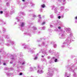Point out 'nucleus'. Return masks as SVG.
I'll return each instance as SVG.
<instances>
[{"label":"nucleus","instance_id":"7c9ffc66","mask_svg":"<svg viewBox=\"0 0 77 77\" xmlns=\"http://www.w3.org/2000/svg\"><path fill=\"white\" fill-rule=\"evenodd\" d=\"M42 45H44V42H42Z\"/></svg>","mask_w":77,"mask_h":77},{"label":"nucleus","instance_id":"bf43d9fd","mask_svg":"<svg viewBox=\"0 0 77 77\" xmlns=\"http://www.w3.org/2000/svg\"><path fill=\"white\" fill-rule=\"evenodd\" d=\"M8 45V46H9V45Z\"/></svg>","mask_w":77,"mask_h":77},{"label":"nucleus","instance_id":"f8f14e48","mask_svg":"<svg viewBox=\"0 0 77 77\" xmlns=\"http://www.w3.org/2000/svg\"><path fill=\"white\" fill-rule=\"evenodd\" d=\"M75 23H77V16L75 17Z\"/></svg>","mask_w":77,"mask_h":77},{"label":"nucleus","instance_id":"4468645a","mask_svg":"<svg viewBox=\"0 0 77 77\" xmlns=\"http://www.w3.org/2000/svg\"><path fill=\"white\" fill-rule=\"evenodd\" d=\"M54 17V16H53V15H50V18H53Z\"/></svg>","mask_w":77,"mask_h":77},{"label":"nucleus","instance_id":"79ce46f5","mask_svg":"<svg viewBox=\"0 0 77 77\" xmlns=\"http://www.w3.org/2000/svg\"><path fill=\"white\" fill-rule=\"evenodd\" d=\"M31 50H32V49H30L29 50V51H31Z\"/></svg>","mask_w":77,"mask_h":77},{"label":"nucleus","instance_id":"de8ad7c7","mask_svg":"<svg viewBox=\"0 0 77 77\" xmlns=\"http://www.w3.org/2000/svg\"><path fill=\"white\" fill-rule=\"evenodd\" d=\"M62 18H63V16H61Z\"/></svg>","mask_w":77,"mask_h":77},{"label":"nucleus","instance_id":"a878e982","mask_svg":"<svg viewBox=\"0 0 77 77\" xmlns=\"http://www.w3.org/2000/svg\"><path fill=\"white\" fill-rule=\"evenodd\" d=\"M57 59H56L55 60V62H57Z\"/></svg>","mask_w":77,"mask_h":77},{"label":"nucleus","instance_id":"39448f33","mask_svg":"<svg viewBox=\"0 0 77 77\" xmlns=\"http://www.w3.org/2000/svg\"><path fill=\"white\" fill-rule=\"evenodd\" d=\"M25 24L24 23H21L20 24V26L21 27H24Z\"/></svg>","mask_w":77,"mask_h":77},{"label":"nucleus","instance_id":"864d4df0","mask_svg":"<svg viewBox=\"0 0 77 77\" xmlns=\"http://www.w3.org/2000/svg\"><path fill=\"white\" fill-rule=\"evenodd\" d=\"M55 12H56V10H55Z\"/></svg>","mask_w":77,"mask_h":77},{"label":"nucleus","instance_id":"423d86ee","mask_svg":"<svg viewBox=\"0 0 77 77\" xmlns=\"http://www.w3.org/2000/svg\"><path fill=\"white\" fill-rule=\"evenodd\" d=\"M60 11H63L65 10V7L63 6L61 7L60 8Z\"/></svg>","mask_w":77,"mask_h":77},{"label":"nucleus","instance_id":"c9c22d12","mask_svg":"<svg viewBox=\"0 0 77 77\" xmlns=\"http://www.w3.org/2000/svg\"><path fill=\"white\" fill-rule=\"evenodd\" d=\"M67 30H71V29H70V28H67Z\"/></svg>","mask_w":77,"mask_h":77},{"label":"nucleus","instance_id":"a211bd4d","mask_svg":"<svg viewBox=\"0 0 77 77\" xmlns=\"http://www.w3.org/2000/svg\"><path fill=\"white\" fill-rule=\"evenodd\" d=\"M52 9H53L54 8V9H55L56 8H54L55 7H54V5H53V6H52Z\"/></svg>","mask_w":77,"mask_h":77},{"label":"nucleus","instance_id":"a18cd8bd","mask_svg":"<svg viewBox=\"0 0 77 77\" xmlns=\"http://www.w3.org/2000/svg\"><path fill=\"white\" fill-rule=\"evenodd\" d=\"M67 75V74L66 73V74H65V76H66Z\"/></svg>","mask_w":77,"mask_h":77},{"label":"nucleus","instance_id":"72a5a7b5","mask_svg":"<svg viewBox=\"0 0 77 77\" xmlns=\"http://www.w3.org/2000/svg\"><path fill=\"white\" fill-rule=\"evenodd\" d=\"M43 59L44 60H42V61H45L46 60H45V58H44Z\"/></svg>","mask_w":77,"mask_h":77},{"label":"nucleus","instance_id":"c85d7f7f","mask_svg":"<svg viewBox=\"0 0 77 77\" xmlns=\"http://www.w3.org/2000/svg\"><path fill=\"white\" fill-rule=\"evenodd\" d=\"M58 2H62V0H58Z\"/></svg>","mask_w":77,"mask_h":77},{"label":"nucleus","instance_id":"6e6552de","mask_svg":"<svg viewBox=\"0 0 77 77\" xmlns=\"http://www.w3.org/2000/svg\"><path fill=\"white\" fill-rule=\"evenodd\" d=\"M14 12V10H11V11L10 14H12Z\"/></svg>","mask_w":77,"mask_h":77},{"label":"nucleus","instance_id":"5fc2aeb1","mask_svg":"<svg viewBox=\"0 0 77 77\" xmlns=\"http://www.w3.org/2000/svg\"><path fill=\"white\" fill-rule=\"evenodd\" d=\"M45 54H47V52H45Z\"/></svg>","mask_w":77,"mask_h":77},{"label":"nucleus","instance_id":"4d7b16f0","mask_svg":"<svg viewBox=\"0 0 77 77\" xmlns=\"http://www.w3.org/2000/svg\"><path fill=\"white\" fill-rule=\"evenodd\" d=\"M14 58H12L11 59H14Z\"/></svg>","mask_w":77,"mask_h":77},{"label":"nucleus","instance_id":"f704fd0d","mask_svg":"<svg viewBox=\"0 0 77 77\" xmlns=\"http://www.w3.org/2000/svg\"><path fill=\"white\" fill-rule=\"evenodd\" d=\"M58 29H61V27H58Z\"/></svg>","mask_w":77,"mask_h":77},{"label":"nucleus","instance_id":"9d476101","mask_svg":"<svg viewBox=\"0 0 77 77\" xmlns=\"http://www.w3.org/2000/svg\"><path fill=\"white\" fill-rule=\"evenodd\" d=\"M22 65H24L25 63H26L25 62V61H22V62L21 63Z\"/></svg>","mask_w":77,"mask_h":77},{"label":"nucleus","instance_id":"f3484780","mask_svg":"<svg viewBox=\"0 0 77 77\" xmlns=\"http://www.w3.org/2000/svg\"><path fill=\"white\" fill-rule=\"evenodd\" d=\"M62 24V23H61V22L60 21L58 22V24L60 25V24Z\"/></svg>","mask_w":77,"mask_h":77},{"label":"nucleus","instance_id":"f257e3e1","mask_svg":"<svg viewBox=\"0 0 77 77\" xmlns=\"http://www.w3.org/2000/svg\"><path fill=\"white\" fill-rule=\"evenodd\" d=\"M74 37L72 36V33H70L69 36H68L67 39L63 43V44L64 45H63L62 46V47L63 48V47H65V46L64 45H65L66 46H68V43L67 42L69 43L70 42H71V39H72Z\"/></svg>","mask_w":77,"mask_h":77},{"label":"nucleus","instance_id":"c03bdc74","mask_svg":"<svg viewBox=\"0 0 77 77\" xmlns=\"http://www.w3.org/2000/svg\"><path fill=\"white\" fill-rule=\"evenodd\" d=\"M20 75H22V73H20Z\"/></svg>","mask_w":77,"mask_h":77},{"label":"nucleus","instance_id":"1a4fd4ad","mask_svg":"<svg viewBox=\"0 0 77 77\" xmlns=\"http://www.w3.org/2000/svg\"><path fill=\"white\" fill-rule=\"evenodd\" d=\"M65 4H66V1L65 0H63V5H64Z\"/></svg>","mask_w":77,"mask_h":77},{"label":"nucleus","instance_id":"7ed1b4c3","mask_svg":"<svg viewBox=\"0 0 77 77\" xmlns=\"http://www.w3.org/2000/svg\"><path fill=\"white\" fill-rule=\"evenodd\" d=\"M38 68L39 69L38 70L37 72V73H39V74H42V73H43L44 72L42 71V69H40V67H39V66H38Z\"/></svg>","mask_w":77,"mask_h":77},{"label":"nucleus","instance_id":"473e14b6","mask_svg":"<svg viewBox=\"0 0 77 77\" xmlns=\"http://www.w3.org/2000/svg\"><path fill=\"white\" fill-rule=\"evenodd\" d=\"M38 16H39V18H41V15H38Z\"/></svg>","mask_w":77,"mask_h":77},{"label":"nucleus","instance_id":"3c124183","mask_svg":"<svg viewBox=\"0 0 77 77\" xmlns=\"http://www.w3.org/2000/svg\"><path fill=\"white\" fill-rule=\"evenodd\" d=\"M50 32H51V30H50Z\"/></svg>","mask_w":77,"mask_h":77},{"label":"nucleus","instance_id":"49530a36","mask_svg":"<svg viewBox=\"0 0 77 77\" xmlns=\"http://www.w3.org/2000/svg\"><path fill=\"white\" fill-rule=\"evenodd\" d=\"M22 14L23 15H24V13L23 12V13H22Z\"/></svg>","mask_w":77,"mask_h":77},{"label":"nucleus","instance_id":"ea45409f","mask_svg":"<svg viewBox=\"0 0 77 77\" xmlns=\"http://www.w3.org/2000/svg\"><path fill=\"white\" fill-rule=\"evenodd\" d=\"M50 27H53V26L52 25H50Z\"/></svg>","mask_w":77,"mask_h":77},{"label":"nucleus","instance_id":"680f3d73","mask_svg":"<svg viewBox=\"0 0 77 77\" xmlns=\"http://www.w3.org/2000/svg\"><path fill=\"white\" fill-rule=\"evenodd\" d=\"M26 34V35H27V34Z\"/></svg>","mask_w":77,"mask_h":77},{"label":"nucleus","instance_id":"6e6d98bb","mask_svg":"<svg viewBox=\"0 0 77 77\" xmlns=\"http://www.w3.org/2000/svg\"><path fill=\"white\" fill-rule=\"evenodd\" d=\"M40 21V20H38V22H39Z\"/></svg>","mask_w":77,"mask_h":77},{"label":"nucleus","instance_id":"5701e85b","mask_svg":"<svg viewBox=\"0 0 77 77\" xmlns=\"http://www.w3.org/2000/svg\"><path fill=\"white\" fill-rule=\"evenodd\" d=\"M45 24V22H43L42 23V25H44V24Z\"/></svg>","mask_w":77,"mask_h":77},{"label":"nucleus","instance_id":"c756f323","mask_svg":"<svg viewBox=\"0 0 77 77\" xmlns=\"http://www.w3.org/2000/svg\"><path fill=\"white\" fill-rule=\"evenodd\" d=\"M75 61L76 62H77V59H75Z\"/></svg>","mask_w":77,"mask_h":77},{"label":"nucleus","instance_id":"ddd939ff","mask_svg":"<svg viewBox=\"0 0 77 77\" xmlns=\"http://www.w3.org/2000/svg\"><path fill=\"white\" fill-rule=\"evenodd\" d=\"M45 27H42L41 28V29L42 30H45Z\"/></svg>","mask_w":77,"mask_h":77},{"label":"nucleus","instance_id":"8fccbe9b","mask_svg":"<svg viewBox=\"0 0 77 77\" xmlns=\"http://www.w3.org/2000/svg\"><path fill=\"white\" fill-rule=\"evenodd\" d=\"M42 57H44V56H42Z\"/></svg>","mask_w":77,"mask_h":77},{"label":"nucleus","instance_id":"a19ab883","mask_svg":"<svg viewBox=\"0 0 77 77\" xmlns=\"http://www.w3.org/2000/svg\"><path fill=\"white\" fill-rule=\"evenodd\" d=\"M0 41H3V40H2L0 39Z\"/></svg>","mask_w":77,"mask_h":77},{"label":"nucleus","instance_id":"2eb2a0df","mask_svg":"<svg viewBox=\"0 0 77 77\" xmlns=\"http://www.w3.org/2000/svg\"><path fill=\"white\" fill-rule=\"evenodd\" d=\"M34 60H37L38 59V57L37 56L35 57L34 58Z\"/></svg>","mask_w":77,"mask_h":77},{"label":"nucleus","instance_id":"e2e57ef3","mask_svg":"<svg viewBox=\"0 0 77 77\" xmlns=\"http://www.w3.org/2000/svg\"><path fill=\"white\" fill-rule=\"evenodd\" d=\"M67 77H69V76H67Z\"/></svg>","mask_w":77,"mask_h":77},{"label":"nucleus","instance_id":"412c9836","mask_svg":"<svg viewBox=\"0 0 77 77\" xmlns=\"http://www.w3.org/2000/svg\"><path fill=\"white\" fill-rule=\"evenodd\" d=\"M33 29L34 30H36L37 29L35 27H33Z\"/></svg>","mask_w":77,"mask_h":77},{"label":"nucleus","instance_id":"b1692460","mask_svg":"<svg viewBox=\"0 0 77 77\" xmlns=\"http://www.w3.org/2000/svg\"><path fill=\"white\" fill-rule=\"evenodd\" d=\"M7 75H8V76H9L10 75H11V73H9L8 74H7Z\"/></svg>","mask_w":77,"mask_h":77},{"label":"nucleus","instance_id":"37998d69","mask_svg":"<svg viewBox=\"0 0 77 77\" xmlns=\"http://www.w3.org/2000/svg\"><path fill=\"white\" fill-rule=\"evenodd\" d=\"M35 50V48H33V49H32V50Z\"/></svg>","mask_w":77,"mask_h":77},{"label":"nucleus","instance_id":"58836bf2","mask_svg":"<svg viewBox=\"0 0 77 77\" xmlns=\"http://www.w3.org/2000/svg\"><path fill=\"white\" fill-rule=\"evenodd\" d=\"M33 17H35L36 15H33Z\"/></svg>","mask_w":77,"mask_h":77},{"label":"nucleus","instance_id":"052dcab7","mask_svg":"<svg viewBox=\"0 0 77 77\" xmlns=\"http://www.w3.org/2000/svg\"><path fill=\"white\" fill-rule=\"evenodd\" d=\"M50 52V50L49 51Z\"/></svg>","mask_w":77,"mask_h":77},{"label":"nucleus","instance_id":"f03ea898","mask_svg":"<svg viewBox=\"0 0 77 77\" xmlns=\"http://www.w3.org/2000/svg\"><path fill=\"white\" fill-rule=\"evenodd\" d=\"M65 31L64 32H62L61 34H59L60 38L61 39H63L65 38Z\"/></svg>","mask_w":77,"mask_h":77},{"label":"nucleus","instance_id":"dca6fc26","mask_svg":"<svg viewBox=\"0 0 77 77\" xmlns=\"http://www.w3.org/2000/svg\"><path fill=\"white\" fill-rule=\"evenodd\" d=\"M41 6L42 8H44L45 7V6L44 5H41Z\"/></svg>","mask_w":77,"mask_h":77},{"label":"nucleus","instance_id":"9b49d317","mask_svg":"<svg viewBox=\"0 0 77 77\" xmlns=\"http://www.w3.org/2000/svg\"><path fill=\"white\" fill-rule=\"evenodd\" d=\"M10 42H11V44L12 45H14V44H15L14 42L13 41H11Z\"/></svg>","mask_w":77,"mask_h":77},{"label":"nucleus","instance_id":"20e7f679","mask_svg":"<svg viewBox=\"0 0 77 77\" xmlns=\"http://www.w3.org/2000/svg\"><path fill=\"white\" fill-rule=\"evenodd\" d=\"M47 74L48 75V76L50 77H51L53 75V73H51V72L50 73V72H48L47 73Z\"/></svg>","mask_w":77,"mask_h":77},{"label":"nucleus","instance_id":"4c0bfd02","mask_svg":"<svg viewBox=\"0 0 77 77\" xmlns=\"http://www.w3.org/2000/svg\"><path fill=\"white\" fill-rule=\"evenodd\" d=\"M65 10H66V11H68V9H66Z\"/></svg>","mask_w":77,"mask_h":77},{"label":"nucleus","instance_id":"aec40b11","mask_svg":"<svg viewBox=\"0 0 77 77\" xmlns=\"http://www.w3.org/2000/svg\"><path fill=\"white\" fill-rule=\"evenodd\" d=\"M7 5L8 6H9V2H7L6 3Z\"/></svg>","mask_w":77,"mask_h":77},{"label":"nucleus","instance_id":"09e8293b","mask_svg":"<svg viewBox=\"0 0 77 77\" xmlns=\"http://www.w3.org/2000/svg\"><path fill=\"white\" fill-rule=\"evenodd\" d=\"M10 63H12V62H11V61Z\"/></svg>","mask_w":77,"mask_h":77},{"label":"nucleus","instance_id":"13d9d810","mask_svg":"<svg viewBox=\"0 0 77 77\" xmlns=\"http://www.w3.org/2000/svg\"><path fill=\"white\" fill-rule=\"evenodd\" d=\"M24 45V44H23V45Z\"/></svg>","mask_w":77,"mask_h":77},{"label":"nucleus","instance_id":"0eeeda50","mask_svg":"<svg viewBox=\"0 0 77 77\" xmlns=\"http://www.w3.org/2000/svg\"><path fill=\"white\" fill-rule=\"evenodd\" d=\"M30 69L31 71H34V70H36V68L34 67V68H33L32 67H30Z\"/></svg>","mask_w":77,"mask_h":77},{"label":"nucleus","instance_id":"4be33fe9","mask_svg":"<svg viewBox=\"0 0 77 77\" xmlns=\"http://www.w3.org/2000/svg\"><path fill=\"white\" fill-rule=\"evenodd\" d=\"M54 47L55 48L56 47H57V45H56V44H54Z\"/></svg>","mask_w":77,"mask_h":77},{"label":"nucleus","instance_id":"6ab92c4d","mask_svg":"<svg viewBox=\"0 0 77 77\" xmlns=\"http://www.w3.org/2000/svg\"><path fill=\"white\" fill-rule=\"evenodd\" d=\"M3 12L2 11H0V14H3Z\"/></svg>","mask_w":77,"mask_h":77},{"label":"nucleus","instance_id":"603ef678","mask_svg":"<svg viewBox=\"0 0 77 77\" xmlns=\"http://www.w3.org/2000/svg\"><path fill=\"white\" fill-rule=\"evenodd\" d=\"M23 2H24V0H22Z\"/></svg>","mask_w":77,"mask_h":77},{"label":"nucleus","instance_id":"2f4dec72","mask_svg":"<svg viewBox=\"0 0 77 77\" xmlns=\"http://www.w3.org/2000/svg\"><path fill=\"white\" fill-rule=\"evenodd\" d=\"M16 19L18 21H19V19H18V17L16 18Z\"/></svg>","mask_w":77,"mask_h":77},{"label":"nucleus","instance_id":"cd10ccee","mask_svg":"<svg viewBox=\"0 0 77 77\" xmlns=\"http://www.w3.org/2000/svg\"><path fill=\"white\" fill-rule=\"evenodd\" d=\"M28 35H29V36H32V35H31V34H30L29 33H28Z\"/></svg>","mask_w":77,"mask_h":77},{"label":"nucleus","instance_id":"e433bc0d","mask_svg":"<svg viewBox=\"0 0 77 77\" xmlns=\"http://www.w3.org/2000/svg\"><path fill=\"white\" fill-rule=\"evenodd\" d=\"M3 65H6V63H3Z\"/></svg>","mask_w":77,"mask_h":77},{"label":"nucleus","instance_id":"bb28decb","mask_svg":"<svg viewBox=\"0 0 77 77\" xmlns=\"http://www.w3.org/2000/svg\"><path fill=\"white\" fill-rule=\"evenodd\" d=\"M58 18L59 19H60V18H61V17H60V16H59L58 17Z\"/></svg>","mask_w":77,"mask_h":77},{"label":"nucleus","instance_id":"393cba45","mask_svg":"<svg viewBox=\"0 0 77 77\" xmlns=\"http://www.w3.org/2000/svg\"><path fill=\"white\" fill-rule=\"evenodd\" d=\"M6 38H7V39H9V37L8 35H7V37H6Z\"/></svg>","mask_w":77,"mask_h":77}]
</instances>
